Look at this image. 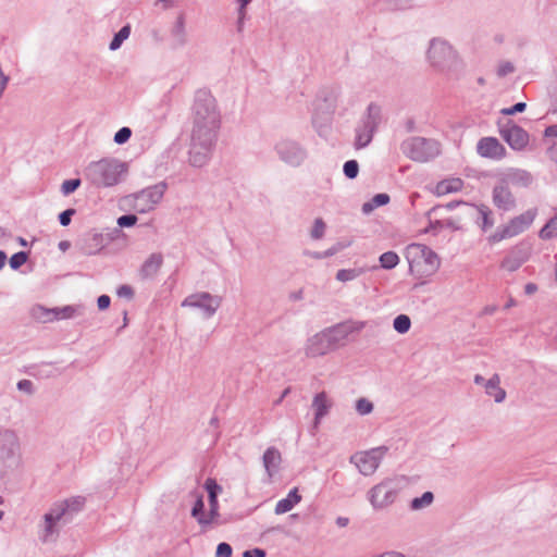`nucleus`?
Returning a JSON list of instances; mask_svg holds the SVG:
<instances>
[{"label": "nucleus", "instance_id": "obj_1", "mask_svg": "<svg viewBox=\"0 0 557 557\" xmlns=\"http://www.w3.org/2000/svg\"><path fill=\"white\" fill-rule=\"evenodd\" d=\"M189 162L201 168L209 161L221 127V112L209 89H198L191 107Z\"/></svg>", "mask_w": 557, "mask_h": 557}, {"label": "nucleus", "instance_id": "obj_2", "mask_svg": "<svg viewBox=\"0 0 557 557\" xmlns=\"http://www.w3.org/2000/svg\"><path fill=\"white\" fill-rule=\"evenodd\" d=\"M409 270L419 278L432 276L440 268L441 261L436 252L423 244H410L406 248Z\"/></svg>", "mask_w": 557, "mask_h": 557}, {"label": "nucleus", "instance_id": "obj_3", "mask_svg": "<svg viewBox=\"0 0 557 557\" xmlns=\"http://www.w3.org/2000/svg\"><path fill=\"white\" fill-rule=\"evenodd\" d=\"M89 176L94 184L110 187L117 184L126 173L125 163L115 159H103L89 165Z\"/></svg>", "mask_w": 557, "mask_h": 557}, {"label": "nucleus", "instance_id": "obj_4", "mask_svg": "<svg viewBox=\"0 0 557 557\" xmlns=\"http://www.w3.org/2000/svg\"><path fill=\"white\" fill-rule=\"evenodd\" d=\"M400 150L412 161L428 162L441 153V146L434 139L414 136L404 140Z\"/></svg>", "mask_w": 557, "mask_h": 557}, {"label": "nucleus", "instance_id": "obj_5", "mask_svg": "<svg viewBox=\"0 0 557 557\" xmlns=\"http://www.w3.org/2000/svg\"><path fill=\"white\" fill-rule=\"evenodd\" d=\"M209 498V511H205V503L203 495L196 494V500L191 508V517L197 521L200 527L202 533L208 532L209 530L220 527L223 524L221 519V515L219 512V500L218 496L208 497Z\"/></svg>", "mask_w": 557, "mask_h": 557}, {"label": "nucleus", "instance_id": "obj_6", "mask_svg": "<svg viewBox=\"0 0 557 557\" xmlns=\"http://www.w3.org/2000/svg\"><path fill=\"white\" fill-rule=\"evenodd\" d=\"M535 216L536 209H529L523 213L513 216L506 224L499 226L493 234H491L487 237V242L491 245H494L504 239H508L523 233L531 226Z\"/></svg>", "mask_w": 557, "mask_h": 557}, {"label": "nucleus", "instance_id": "obj_7", "mask_svg": "<svg viewBox=\"0 0 557 557\" xmlns=\"http://www.w3.org/2000/svg\"><path fill=\"white\" fill-rule=\"evenodd\" d=\"M380 121L381 108L375 103H370L361 124L356 128L355 147L357 149L364 148L371 143Z\"/></svg>", "mask_w": 557, "mask_h": 557}, {"label": "nucleus", "instance_id": "obj_8", "mask_svg": "<svg viewBox=\"0 0 557 557\" xmlns=\"http://www.w3.org/2000/svg\"><path fill=\"white\" fill-rule=\"evenodd\" d=\"M222 297L208 292H197L188 295L181 302L183 308H194L202 311L206 319L212 318L221 307Z\"/></svg>", "mask_w": 557, "mask_h": 557}, {"label": "nucleus", "instance_id": "obj_9", "mask_svg": "<svg viewBox=\"0 0 557 557\" xmlns=\"http://www.w3.org/2000/svg\"><path fill=\"white\" fill-rule=\"evenodd\" d=\"M398 496V488L391 480L382 481L368 492V499L375 510L393 505Z\"/></svg>", "mask_w": 557, "mask_h": 557}, {"label": "nucleus", "instance_id": "obj_10", "mask_svg": "<svg viewBox=\"0 0 557 557\" xmlns=\"http://www.w3.org/2000/svg\"><path fill=\"white\" fill-rule=\"evenodd\" d=\"M428 57L433 66L442 70L453 66L457 59L453 47L441 39H433L431 41Z\"/></svg>", "mask_w": 557, "mask_h": 557}, {"label": "nucleus", "instance_id": "obj_11", "mask_svg": "<svg viewBox=\"0 0 557 557\" xmlns=\"http://www.w3.org/2000/svg\"><path fill=\"white\" fill-rule=\"evenodd\" d=\"M531 253L532 245L527 240H521L506 251L500 262V269L515 272L530 259Z\"/></svg>", "mask_w": 557, "mask_h": 557}, {"label": "nucleus", "instance_id": "obj_12", "mask_svg": "<svg viewBox=\"0 0 557 557\" xmlns=\"http://www.w3.org/2000/svg\"><path fill=\"white\" fill-rule=\"evenodd\" d=\"M275 150L282 161L293 166L300 165L306 159V151L299 144L289 139L280 140Z\"/></svg>", "mask_w": 557, "mask_h": 557}, {"label": "nucleus", "instance_id": "obj_13", "mask_svg": "<svg viewBox=\"0 0 557 557\" xmlns=\"http://www.w3.org/2000/svg\"><path fill=\"white\" fill-rule=\"evenodd\" d=\"M492 202L502 212H510L517 207V199L510 187L499 178L492 189Z\"/></svg>", "mask_w": 557, "mask_h": 557}, {"label": "nucleus", "instance_id": "obj_14", "mask_svg": "<svg viewBox=\"0 0 557 557\" xmlns=\"http://www.w3.org/2000/svg\"><path fill=\"white\" fill-rule=\"evenodd\" d=\"M166 189L165 181L144 186L141 188V213L154 210L163 199Z\"/></svg>", "mask_w": 557, "mask_h": 557}, {"label": "nucleus", "instance_id": "obj_15", "mask_svg": "<svg viewBox=\"0 0 557 557\" xmlns=\"http://www.w3.org/2000/svg\"><path fill=\"white\" fill-rule=\"evenodd\" d=\"M382 454L379 449L370 451L357 453L351 457V462L358 468L363 475L373 474L380 466Z\"/></svg>", "mask_w": 557, "mask_h": 557}, {"label": "nucleus", "instance_id": "obj_16", "mask_svg": "<svg viewBox=\"0 0 557 557\" xmlns=\"http://www.w3.org/2000/svg\"><path fill=\"white\" fill-rule=\"evenodd\" d=\"M499 134L515 150L523 149L529 143V134L516 124L508 123L499 129Z\"/></svg>", "mask_w": 557, "mask_h": 557}, {"label": "nucleus", "instance_id": "obj_17", "mask_svg": "<svg viewBox=\"0 0 557 557\" xmlns=\"http://www.w3.org/2000/svg\"><path fill=\"white\" fill-rule=\"evenodd\" d=\"M476 152L480 157L500 160L506 156V148L496 137H482L476 144Z\"/></svg>", "mask_w": 557, "mask_h": 557}, {"label": "nucleus", "instance_id": "obj_18", "mask_svg": "<svg viewBox=\"0 0 557 557\" xmlns=\"http://www.w3.org/2000/svg\"><path fill=\"white\" fill-rule=\"evenodd\" d=\"M333 350L330 338L326 337L324 331L308 338L305 347V354L309 358L321 357Z\"/></svg>", "mask_w": 557, "mask_h": 557}, {"label": "nucleus", "instance_id": "obj_19", "mask_svg": "<svg viewBox=\"0 0 557 557\" xmlns=\"http://www.w3.org/2000/svg\"><path fill=\"white\" fill-rule=\"evenodd\" d=\"M83 505V500L79 498L72 499L71 502H64L59 504L55 508H53L50 512L45 515L46 522V534L45 537H48L53 532V525L59 521L66 510L72 507L74 510L81 508Z\"/></svg>", "mask_w": 557, "mask_h": 557}, {"label": "nucleus", "instance_id": "obj_20", "mask_svg": "<svg viewBox=\"0 0 557 557\" xmlns=\"http://www.w3.org/2000/svg\"><path fill=\"white\" fill-rule=\"evenodd\" d=\"M468 214L472 215V211L476 212L475 223L482 232H487L495 224L492 209L484 205H468Z\"/></svg>", "mask_w": 557, "mask_h": 557}, {"label": "nucleus", "instance_id": "obj_21", "mask_svg": "<svg viewBox=\"0 0 557 557\" xmlns=\"http://www.w3.org/2000/svg\"><path fill=\"white\" fill-rule=\"evenodd\" d=\"M499 180L509 187H529L533 182L531 173L521 169H509L499 177Z\"/></svg>", "mask_w": 557, "mask_h": 557}, {"label": "nucleus", "instance_id": "obj_22", "mask_svg": "<svg viewBox=\"0 0 557 557\" xmlns=\"http://www.w3.org/2000/svg\"><path fill=\"white\" fill-rule=\"evenodd\" d=\"M281 462V451L274 446L268 447L262 456V463L269 480L278 471Z\"/></svg>", "mask_w": 557, "mask_h": 557}, {"label": "nucleus", "instance_id": "obj_23", "mask_svg": "<svg viewBox=\"0 0 557 557\" xmlns=\"http://www.w3.org/2000/svg\"><path fill=\"white\" fill-rule=\"evenodd\" d=\"M332 407V401L329 399L325 392L318 393L312 400V408L314 409V426H318L321 420L329 413Z\"/></svg>", "mask_w": 557, "mask_h": 557}, {"label": "nucleus", "instance_id": "obj_24", "mask_svg": "<svg viewBox=\"0 0 557 557\" xmlns=\"http://www.w3.org/2000/svg\"><path fill=\"white\" fill-rule=\"evenodd\" d=\"M163 263V256L160 252L151 253L141 264V278L153 277Z\"/></svg>", "mask_w": 557, "mask_h": 557}, {"label": "nucleus", "instance_id": "obj_25", "mask_svg": "<svg viewBox=\"0 0 557 557\" xmlns=\"http://www.w3.org/2000/svg\"><path fill=\"white\" fill-rule=\"evenodd\" d=\"M463 187V181L458 177L446 178L438 182L435 186L434 193L437 196H445L447 194L460 191Z\"/></svg>", "mask_w": 557, "mask_h": 557}, {"label": "nucleus", "instance_id": "obj_26", "mask_svg": "<svg viewBox=\"0 0 557 557\" xmlns=\"http://www.w3.org/2000/svg\"><path fill=\"white\" fill-rule=\"evenodd\" d=\"M485 393L493 397L496 403H502L505 400L506 392L500 387V377L498 374L495 373L485 382Z\"/></svg>", "mask_w": 557, "mask_h": 557}, {"label": "nucleus", "instance_id": "obj_27", "mask_svg": "<svg viewBox=\"0 0 557 557\" xmlns=\"http://www.w3.org/2000/svg\"><path fill=\"white\" fill-rule=\"evenodd\" d=\"M301 500V496L298 494L297 488H293L289 491L287 496L283 499H280L275 505V513L276 515H283L285 512H288L294 508L295 505H297Z\"/></svg>", "mask_w": 557, "mask_h": 557}, {"label": "nucleus", "instance_id": "obj_28", "mask_svg": "<svg viewBox=\"0 0 557 557\" xmlns=\"http://www.w3.org/2000/svg\"><path fill=\"white\" fill-rule=\"evenodd\" d=\"M327 338H330L331 345L335 350L337 347L344 344L347 339L348 334L343 323H338L333 327L324 331Z\"/></svg>", "mask_w": 557, "mask_h": 557}, {"label": "nucleus", "instance_id": "obj_29", "mask_svg": "<svg viewBox=\"0 0 557 557\" xmlns=\"http://www.w3.org/2000/svg\"><path fill=\"white\" fill-rule=\"evenodd\" d=\"M172 37L174 46H183L186 42V33H185V14L180 13L175 24L172 28Z\"/></svg>", "mask_w": 557, "mask_h": 557}, {"label": "nucleus", "instance_id": "obj_30", "mask_svg": "<svg viewBox=\"0 0 557 557\" xmlns=\"http://www.w3.org/2000/svg\"><path fill=\"white\" fill-rule=\"evenodd\" d=\"M389 202V196L387 194H376L371 201L362 205V212L370 213L373 209L387 205Z\"/></svg>", "mask_w": 557, "mask_h": 557}, {"label": "nucleus", "instance_id": "obj_31", "mask_svg": "<svg viewBox=\"0 0 557 557\" xmlns=\"http://www.w3.org/2000/svg\"><path fill=\"white\" fill-rule=\"evenodd\" d=\"M557 236V213L541 228L540 237L550 239Z\"/></svg>", "mask_w": 557, "mask_h": 557}, {"label": "nucleus", "instance_id": "obj_32", "mask_svg": "<svg viewBox=\"0 0 557 557\" xmlns=\"http://www.w3.org/2000/svg\"><path fill=\"white\" fill-rule=\"evenodd\" d=\"M434 499V495L432 492H424L421 497H416L410 503V508L412 510H420L422 508L429 507Z\"/></svg>", "mask_w": 557, "mask_h": 557}, {"label": "nucleus", "instance_id": "obj_33", "mask_svg": "<svg viewBox=\"0 0 557 557\" xmlns=\"http://www.w3.org/2000/svg\"><path fill=\"white\" fill-rule=\"evenodd\" d=\"M380 264L383 269H394L399 263V257L394 251H386L380 256Z\"/></svg>", "mask_w": 557, "mask_h": 557}, {"label": "nucleus", "instance_id": "obj_34", "mask_svg": "<svg viewBox=\"0 0 557 557\" xmlns=\"http://www.w3.org/2000/svg\"><path fill=\"white\" fill-rule=\"evenodd\" d=\"M363 270L360 268L355 269H341L336 273V280L341 282H348L357 278L361 274H363Z\"/></svg>", "mask_w": 557, "mask_h": 557}, {"label": "nucleus", "instance_id": "obj_35", "mask_svg": "<svg viewBox=\"0 0 557 557\" xmlns=\"http://www.w3.org/2000/svg\"><path fill=\"white\" fill-rule=\"evenodd\" d=\"M393 326L398 333L405 334L410 330V318L406 314H399L394 319Z\"/></svg>", "mask_w": 557, "mask_h": 557}, {"label": "nucleus", "instance_id": "obj_36", "mask_svg": "<svg viewBox=\"0 0 557 557\" xmlns=\"http://www.w3.org/2000/svg\"><path fill=\"white\" fill-rule=\"evenodd\" d=\"M33 314L37 320L44 323L54 321V309H47L45 307L38 306L34 308Z\"/></svg>", "mask_w": 557, "mask_h": 557}, {"label": "nucleus", "instance_id": "obj_37", "mask_svg": "<svg viewBox=\"0 0 557 557\" xmlns=\"http://www.w3.org/2000/svg\"><path fill=\"white\" fill-rule=\"evenodd\" d=\"M252 0H236L238 3V18H237V30L239 33L244 29V24L246 20V7L251 2Z\"/></svg>", "mask_w": 557, "mask_h": 557}, {"label": "nucleus", "instance_id": "obj_38", "mask_svg": "<svg viewBox=\"0 0 557 557\" xmlns=\"http://www.w3.org/2000/svg\"><path fill=\"white\" fill-rule=\"evenodd\" d=\"M129 26H124L113 38L110 44L111 50H116L121 47L122 42L129 36Z\"/></svg>", "mask_w": 557, "mask_h": 557}, {"label": "nucleus", "instance_id": "obj_39", "mask_svg": "<svg viewBox=\"0 0 557 557\" xmlns=\"http://www.w3.org/2000/svg\"><path fill=\"white\" fill-rule=\"evenodd\" d=\"M325 230L326 224L324 223V221L321 218H317L313 222L310 235L313 239H321L325 234Z\"/></svg>", "mask_w": 557, "mask_h": 557}, {"label": "nucleus", "instance_id": "obj_40", "mask_svg": "<svg viewBox=\"0 0 557 557\" xmlns=\"http://www.w3.org/2000/svg\"><path fill=\"white\" fill-rule=\"evenodd\" d=\"M76 313V308L73 306H64L62 308H54V320L70 319Z\"/></svg>", "mask_w": 557, "mask_h": 557}, {"label": "nucleus", "instance_id": "obj_41", "mask_svg": "<svg viewBox=\"0 0 557 557\" xmlns=\"http://www.w3.org/2000/svg\"><path fill=\"white\" fill-rule=\"evenodd\" d=\"M373 404L367 398H359L356 401V410L360 416L369 414L373 411Z\"/></svg>", "mask_w": 557, "mask_h": 557}, {"label": "nucleus", "instance_id": "obj_42", "mask_svg": "<svg viewBox=\"0 0 557 557\" xmlns=\"http://www.w3.org/2000/svg\"><path fill=\"white\" fill-rule=\"evenodd\" d=\"M343 170L346 177L352 180L356 178L358 175L359 164L356 160H349L345 162Z\"/></svg>", "mask_w": 557, "mask_h": 557}, {"label": "nucleus", "instance_id": "obj_43", "mask_svg": "<svg viewBox=\"0 0 557 557\" xmlns=\"http://www.w3.org/2000/svg\"><path fill=\"white\" fill-rule=\"evenodd\" d=\"M343 324L345 325V329L349 336L352 333H358V332L362 331L366 327L367 322H364V321H346V322H343Z\"/></svg>", "mask_w": 557, "mask_h": 557}, {"label": "nucleus", "instance_id": "obj_44", "mask_svg": "<svg viewBox=\"0 0 557 557\" xmlns=\"http://www.w3.org/2000/svg\"><path fill=\"white\" fill-rule=\"evenodd\" d=\"M205 488L208 492V497L218 496L222 491V487L216 483L214 479H207L205 482Z\"/></svg>", "mask_w": 557, "mask_h": 557}, {"label": "nucleus", "instance_id": "obj_45", "mask_svg": "<svg viewBox=\"0 0 557 557\" xmlns=\"http://www.w3.org/2000/svg\"><path fill=\"white\" fill-rule=\"evenodd\" d=\"M81 186V180H67L62 183L61 190L64 195H70Z\"/></svg>", "mask_w": 557, "mask_h": 557}, {"label": "nucleus", "instance_id": "obj_46", "mask_svg": "<svg viewBox=\"0 0 557 557\" xmlns=\"http://www.w3.org/2000/svg\"><path fill=\"white\" fill-rule=\"evenodd\" d=\"M27 260V256L25 252H16L10 259V265L12 269H18L23 265Z\"/></svg>", "mask_w": 557, "mask_h": 557}, {"label": "nucleus", "instance_id": "obj_47", "mask_svg": "<svg viewBox=\"0 0 557 557\" xmlns=\"http://www.w3.org/2000/svg\"><path fill=\"white\" fill-rule=\"evenodd\" d=\"M132 135V131L128 127H122L114 136V141L119 145L126 143Z\"/></svg>", "mask_w": 557, "mask_h": 557}, {"label": "nucleus", "instance_id": "obj_48", "mask_svg": "<svg viewBox=\"0 0 557 557\" xmlns=\"http://www.w3.org/2000/svg\"><path fill=\"white\" fill-rule=\"evenodd\" d=\"M349 245H350V243H342V242L336 243L329 249L324 250L323 256H325V258L332 257V256L336 255L337 252L342 251L343 249H345L346 247H348Z\"/></svg>", "mask_w": 557, "mask_h": 557}, {"label": "nucleus", "instance_id": "obj_49", "mask_svg": "<svg viewBox=\"0 0 557 557\" xmlns=\"http://www.w3.org/2000/svg\"><path fill=\"white\" fill-rule=\"evenodd\" d=\"M527 104L524 102H518L510 108H504L500 110V113L504 115H512L516 113L523 112L525 110Z\"/></svg>", "mask_w": 557, "mask_h": 557}, {"label": "nucleus", "instance_id": "obj_50", "mask_svg": "<svg viewBox=\"0 0 557 557\" xmlns=\"http://www.w3.org/2000/svg\"><path fill=\"white\" fill-rule=\"evenodd\" d=\"M232 547L230 544L223 542L220 543L216 547L215 557H231L232 556Z\"/></svg>", "mask_w": 557, "mask_h": 557}, {"label": "nucleus", "instance_id": "obj_51", "mask_svg": "<svg viewBox=\"0 0 557 557\" xmlns=\"http://www.w3.org/2000/svg\"><path fill=\"white\" fill-rule=\"evenodd\" d=\"M137 222V216L135 214L122 215L117 219V224L121 227H128L135 225Z\"/></svg>", "mask_w": 557, "mask_h": 557}, {"label": "nucleus", "instance_id": "obj_52", "mask_svg": "<svg viewBox=\"0 0 557 557\" xmlns=\"http://www.w3.org/2000/svg\"><path fill=\"white\" fill-rule=\"evenodd\" d=\"M515 71V66L511 62H503L498 65V69H497V75L499 77H504L510 73H512Z\"/></svg>", "mask_w": 557, "mask_h": 557}, {"label": "nucleus", "instance_id": "obj_53", "mask_svg": "<svg viewBox=\"0 0 557 557\" xmlns=\"http://www.w3.org/2000/svg\"><path fill=\"white\" fill-rule=\"evenodd\" d=\"M116 293H117L119 297H123L126 299H132L135 295L134 289L128 285L120 286Z\"/></svg>", "mask_w": 557, "mask_h": 557}, {"label": "nucleus", "instance_id": "obj_54", "mask_svg": "<svg viewBox=\"0 0 557 557\" xmlns=\"http://www.w3.org/2000/svg\"><path fill=\"white\" fill-rule=\"evenodd\" d=\"M75 213V210L74 209H67L65 211H63L60 216H59V220H60V223L61 225L63 226H66L71 223V218L72 215Z\"/></svg>", "mask_w": 557, "mask_h": 557}, {"label": "nucleus", "instance_id": "obj_55", "mask_svg": "<svg viewBox=\"0 0 557 557\" xmlns=\"http://www.w3.org/2000/svg\"><path fill=\"white\" fill-rule=\"evenodd\" d=\"M243 557H265V552L261 548L245 550Z\"/></svg>", "mask_w": 557, "mask_h": 557}, {"label": "nucleus", "instance_id": "obj_56", "mask_svg": "<svg viewBox=\"0 0 557 557\" xmlns=\"http://www.w3.org/2000/svg\"><path fill=\"white\" fill-rule=\"evenodd\" d=\"M110 301L111 300L108 295H101L97 300L98 308L100 310H104V309L109 308Z\"/></svg>", "mask_w": 557, "mask_h": 557}, {"label": "nucleus", "instance_id": "obj_57", "mask_svg": "<svg viewBox=\"0 0 557 557\" xmlns=\"http://www.w3.org/2000/svg\"><path fill=\"white\" fill-rule=\"evenodd\" d=\"M444 227L451 228L454 231L461 230L460 223H457L454 219L443 220Z\"/></svg>", "mask_w": 557, "mask_h": 557}, {"label": "nucleus", "instance_id": "obj_58", "mask_svg": "<svg viewBox=\"0 0 557 557\" xmlns=\"http://www.w3.org/2000/svg\"><path fill=\"white\" fill-rule=\"evenodd\" d=\"M17 387L18 389L21 391H24V392H27V393H30L32 392V387H33V384L30 381L28 380H22L17 383Z\"/></svg>", "mask_w": 557, "mask_h": 557}, {"label": "nucleus", "instance_id": "obj_59", "mask_svg": "<svg viewBox=\"0 0 557 557\" xmlns=\"http://www.w3.org/2000/svg\"><path fill=\"white\" fill-rule=\"evenodd\" d=\"M544 136L556 138L557 137V125L554 124V125L547 126L544 131Z\"/></svg>", "mask_w": 557, "mask_h": 557}, {"label": "nucleus", "instance_id": "obj_60", "mask_svg": "<svg viewBox=\"0 0 557 557\" xmlns=\"http://www.w3.org/2000/svg\"><path fill=\"white\" fill-rule=\"evenodd\" d=\"M536 292H537V285L535 283H528V284H525L524 293L527 295H533Z\"/></svg>", "mask_w": 557, "mask_h": 557}, {"label": "nucleus", "instance_id": "obj_61", "mask_svg": "<svg viewBox=\"0 0 557 557\" xmlns=\"http://www.w3.org/2000/svg\"><path fill=\"white\" fill-rule=\"evenodd\" d=\"M443 227H444L443 221H435V222L431 221L429 227L425 230V233L435 231L436 228H443Z\"/></svg>", "mask_w": 557, "mask_h": 557}, {"label": "nucleus", "instance_id": "obj_62", "mask_svg": "<svg viewBox=\"0 0 557 557\" xmlns=\"http://www.w3.org/2000/svg\"><path fill=\"white\" fill-rule=\"evenodd\" d=\"M372 557H405V555L398 552H385Z\"/></svg>", "mask_w": 557, "mask_h": 557}, {"label": "nucleus", "instance_id": "obj_63", "mask_svg": "<svg viewBox=\"0 0 557 557\" xmlns=\"http://www.w3.org/2000/svg\"><path fill=\"white\" fill-rule=\"evenodd\" d=\"M305 255L318 260L325 258V256H323V251H306Z\"/></svg>", "mask_w": 557, "mask_h": 557}, {"label": "nucleus", "instance_id": "obj_64", "mask_svg": "<svg viewBox=\"0 0 557 557\" xmlns=\"http://www.w3.org/2000/svg\"><path fill=\"white\" fill-rule=\"evenodd\" d=\"M349 523V519L346 518V517H338L336 519V524L339 527V528H345L347 527Z\"/></svg>", "mask_w": 557, "mask_h": 557}]
</instances>
